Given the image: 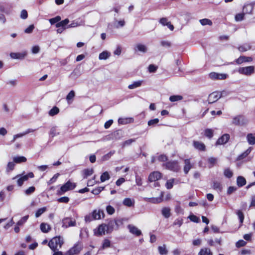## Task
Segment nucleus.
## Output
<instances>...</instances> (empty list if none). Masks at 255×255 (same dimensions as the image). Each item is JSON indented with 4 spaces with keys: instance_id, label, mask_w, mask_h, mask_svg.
<instances>
[{
    "instance_id": "nucleus-1",
    "label": "nucleus",
    "mask_w": 255,
    "mask_h": 255,
    "mask_svg": "<svg viewBox=\"0 0 255 255\" xmlns=\"http://www.w3.org/2000/svg\"><path fill=\"white\" fill-rule=\"evenodd\" d=\"M63 244V239L60 237L52 238L48 243V246L53 251H58Z\"/></svg>"
},
{
    "instance_id": "nucleus-2",
    "label": "nucleus",
    "mask_w": 255,
    "mask_h": 255,
    "mask_svg": "<svg viewBox=\"0 0 255 255\" xmlns=\"http://www.w3.org/2000/svg\"><path fill=\"white\" fill-rule=\"evenodd\" d=\"M249 123L248 120L243 115H239L232 117V124L237 126H246Z\"/></svg>"
},
{
    "instance_id": "nucleus-3",
    "label": "nucleus",
    "mask_w": 255,
    "mask_h": 255,
    "mask_svg": "<svg viewBox=\"0 0 255 255\" xmlns=\"http://www.w3.org/2000/svg\"><path fill=\"white\" fill-rule=\"evenodd\" d=\"M75 187V183L68 181L61 187L60 190L57 191V194L60 195H62L66 192L74 189Z\"/></svg>"
},
{
    "instance_id": "nucleus-4",
    "label": "nucleus",
    "mask_w": 255,
    "mask_h": 255,
    "mask_svg": "<svg viewBox=\"0 0 255 255\" xmlns=\"http://www.w3.org/2000/svg\"><path fill=\"white\" fill-rule=\"evenodd\" d=\"M163 165L165 166L166 169L174 172H178L180 169V167L178 165L177 161H176L167 162L163 164Z\"/></svg>"
},
{
    "instance_id": "nucleus-5",
    "label": "nucleus",
    "mask_w": 255,
    "mask_h": 255,
    "mask_svg": "<svg viewBox=\"0 0 255 255\" xmlns=\"http://www.w3.org/2000/svg\"><path fill=\"white\" fill-rule=\"evenodd\" d=\"M224 92H214L210 94L208 96V101L209 104H212L217 101H218L220 98H221L224 94Z\"/></svg>"
},
{
    "instance_id": "nucleus-6",
    "label": "nucleus",
    "mask_w": 255,
    "mask_h": 255,
    "mask_svg": "<svg viewBox=\"0 0 255 255\" xmlns=\"http://www.w3.org/2000/svg\"><path fill=\"white\" fill-rule=\"evenodd\" d=\"M34 177V174L32 172H29L27 174L23 175L20 177V175H17L15 177H13L12 179L18 178L17 180V184L19 186H22L24 181H27L29 178Z\"/></svg>"
},
{
    "instance_id": "nucleus-7",
    "label": "nucleus",
    "mask_w": 255,
    "mask_h": 255,
    "mask_svg": "<svg viewBox=\"0 0 255 255\" xmlns=\"http://www.w3.org/2000/svg\"><path fill=\"white\" fill-rule=\"evenodd\" d=\"M238 72L241 74L250 76L255 72V67L253 66H250L240 67L238 69Z\"/></svg>"
},
{
    "instance_id": "nucleus-8",
    "label": "nucleus",
    "mask_w": 255,
    "mask_h": 255,
    "mask_svg": "<svg viewBox=\"0 0 255 255\" xmlns=\"http://www.w3.org/2000/svg\"><path fill=\"white\" fill-rule=\"evenodd\" d=\"M95 234L97 236L105 235L106 233H110L106 224H103L99 226L97 229L94 230Z\"/></svg>"
},
{
    "instance_id": "nucleus-9",
    "label": "nucleus",
    "mask_w": 255,
    "mask_h": 255,
    "mask_svg": "<svg viewBox=\"0 0 255 255\" xmlns=\"http://www.w3.org/2000/svg\"><path fill=\"white\" fill-rule=\"evenodd\" d=\"M27 52L26 51L21 52H11L10 53V57L12 59L22 60L27 55Z\"/></svg>"
},
{
    "instance_id": "nucleus-10",
    "label": "nucleus",
    "mask_w": 255,
    "mask_h": 255,
    "mask_svg": "<svg viewBox=\"0 0 255 255\" xmlns=\"http://www.w3.org/2000/svg\"><path fill=\"white\" fill-rule=\"evenodd\" d=\"M82 250V247L78 245H75L73 247L71 248L66 253L65 255H75L78 254Z\"/></svg>"
},
{
    "instance_id": "nucleus-11",
    "label": "nucleus",
    "mask_w": 255,
    "mask_h": 255,
    "mask_svg": "<svg viewBox=\"0 0 255 255\" xmlns=\"http://www.w3.org/2000/svg\"><path fill=\"white\" fill-rule=\"evenodd\" d=\"M161 173L158 171L151 172L148 176L149 182H155L161 178Z\"/></svg>"
},
{
    "instance_id": "nucleus-12",
    "label": "nucleus",
    "mask_w": 255,
    "mask_h": 255,
    "mask_svg": "<svg viewBox=\"0 0 255 255\" xmlns=\"http://www.w3.org/2000/svg\"><path fill=\"white\" fill-rule=\"evenodd\" d=\"M194 147L200 151H205L206 150V146L205 144L201 141L194 140L193 142Z\"/></svg>"
},
{
    "instance_id": "nucleus-13",
    "label": "nucleus",
    "mask_w": 255,
    "mask_h": 255,
    "mask_svg": "<svg viewBox=\"0 0 255 255\" xmlns=\"http://www.w3.org/2000/svg\"><path fill=\"white\" fill-rule=\"evenodd\" d=\"M230 135L227 133L223 134L221 137L218 138L216 141V145H222L226 143L230 139Z\"/></svg>"
},
{
    "instance_id": "nucleus-14",
    "label": "nucleus",
    "mask_w": 255,
    "mask_h": 255,
    "mask_svg": "<svg viewBox=\"0 0 255 255\" xmlns=\"http://www.w3.org/2000/svg\"><path fill=\"white\" fill-rule=\"evenodd\" d=\"M62 226L64 228H68L69 227H73L76 225L75 221H73L70 218H65L62 221Z\"/></svg>"
},
{
    "instance_id": "nucleus-15",
    "label": "nucleus",
    "mask_w": 255,
    "mask_h": 255,
    "mask_svg": "<svg viewBox=\"0 0 255 255\" xmlns=\"http://www.w3.org/2000/svg\"><path fill=\"white\" fill-rule=\"evenodd\" d=\"M253 61V58L245 56H241L235 61L236 64H241L244 62H250Z\"/></svg>"
},
{
    "instance_id": "nucleus-16",
    "label": "nucleus",
    "mask_w": 255,
    "mask_h": 255,
    "mask_svg": "<svg viewBox=\"0 0 255 255\" xmlns=\"http://www.w3.org/2000/svg\"><path fill=\"white\" fill-rule=\"evenodd\" d=\"M128 228L129 230V232L136 236H139L141 235V232L136 227L132 225H128Z\"/></svg>"
},
{
    "instance_id": "nucleus-17",
    "label": "nucleus",
    "mask_w": 255,
    "mask_h": 255,
    "mask_svg": "<svg viewBox=\"0 0 255 255\" xmlns=\"http://www.w3.org/2000/svg\"><path fill=\"white\" fill-rule=\"evenodd\" d=\"M92 214L94 220L100 219L102 217L104 218L105 216L104 211L100 210L93 211Z\"/></svg>"
},
{
    "instance_id": "nucleus-18",
    "label": "nucleus",
    "mask_w": 255,
    "mask_h": 255,
    "mask_svg": "<svg viewBox=\"0 0 255 255\" xmlns=\"http://www.w3.org/2000/svg\"><path fill=\"white\" fill-rule=\"evenodd\" d=\"M35 130V129H31V128H28L26 130H25L24 132L22 133H18L16 134H15L13 135V139L11 140V142H14L15 139L17 138L21 137L24 135H25L30 132H33Z\"/></svg>"
},
{
    "instance_id": "nucleus-19",
    "label": "nucleus",
    "mask_w": 255,
    "mask_h": 255,
    "mask_svg": "<svg viewBox=\"0 0 255 255\" xmlns=\"http://www.w3.org/2000/svg\"><path fill=\"white\" fill-rule=\"evenodd\" d=\"M134 203V200L133 199H131L129 198H126L123 201V205L128 207L133 206Z\"/></svg>"
},
{
    "instance_id": "nucleus-20",
    "label": "nucleus",
    "mask_w": 255,
    "mask_h": 255,
    "mask_svg": "<svg viewBox=\"0 0 255 255\" xmlns=\"http://www.w3.org/2000/svg\"><path fill=\"white\" fill-rule=\"evenodd\" d=\"M134 50L135 51H138L143 53H145L147 52V48L145 45L141 43H138L136 44L134 47Z\"/></svg>"
},
{
    "instance_id": "nucleus-21",
    "label": "nucleus",
    "mask_w": 255,
    "mask_h": 255,
    "mask_svg": "<svg viewBox=\"0 0 255 255\" xmlns=\"http://www.w3.org/2000/svg\"><path fill=\"white\" fill-rule=\"evenodd\" d=\"M133 119L132 118H120L118 120V123L121 125H126L133 122Z\"/></svg>"
},
{
    "instance_id": "nucleus-22",
    "label": "nucleus",
    "mask_w": 255,
    "mask_h": 255,
    "mask_svg": "<svg viewBox=\"0 0 255 255\" xmlns=\"http://www.w3.org/2000/svg\"><path fill=\"white\" fill-rule=\"evenodd\" d=\"M184 163V172L185 174H187L192 167V165L191 164L189 159H185Z\"/></svg>"
},
{
    "instance_id": "nucleus-23",
    "label": "nucleus",
    "mask_w": 255,
    "mask_h": 255,
    "mask_svg": "<svg viewBox=\"0 0 255 255\" xmlns=\"http://www.w3.org/2000/svg\"><path fill=\"white\" fill-rule=\"evenodd\" d=\"M247 139L250 145L255 144V133H248L247 135Z\"/></svg>"
},
{
    "instance_id": "nucleus-24",
    "label": "nucleus",
    "mask_w": 255,
    "mask_h": 255,
    "mask_svg": "<svg viewBox=\"0 0 255 255\" xmlns=\"http://www.w3.org/2000/svg\"><path fill=\"white\" fill-rule=\"evenodd\" d=\"M69 22V20L68 18H66L64 20H63L61 21H59L56 24L55 26L56 27H63L65 29L67 28V24Z\"/></svg>"
},
{
    "instance_id": "nucleus-25",
    "label": "nucleus",
    "mask_w": 255,
    "mask_h": 255,
    "mask_svg": "<svg viewBox=\"0 0 255 255\" xmlns=\"http://www.w3.org/2000/svg\"><path fill=\"white\" fill-rule=\"evenodd\" d=\"M143 82V80H139L137 81L133 82L131 84H130L128 86V88L129 89H134L136 88L139 87L141 86Z\"/></svg>"
},
{
    "instance_id": "nucleus-26",
    "label": "nucleus",
    "mask_w": 255,
    "mask_h": 255,
    "mask_svg": "<svg viewBox=\"0 0 255 255\" xmlns=\"http://www.w3.org/2000/svg\"><path fill=\"white\" fill-rule=\"evenodd\" d=\"M170 211L169 208L164 207L161 210V214L165 218H168L171 215Z\"/></svg>"
},
{
    "instance_id": "nucleus-27",
    "label": "nucleus",
    "mask_w": 255,
    "mask_h": 255,
    "mask_svg": "<svg viewBox=\"0 0 255 255\" xmlns=\"http://www.w3.org/2000/svg\"><path fill=\"white\" fill-rule=\"evenodd\" d=\"M198 255H213V254L210 249L205 248L200 250Z\"/></svg>"
},
{
    "instance_id": "nucleus-28",
    "label": "nucleus",
    "mask_w": 255,
    "mask_h": 255,
    "mask_svg": "<svg viewBox=\"0 0 255 255\" xmlns=\"http://www.w3.org/2000/svg\"><path fill=\"white\" fill-rule=\"evenodd\" d=\"M40 230L43 233H47L51 230V227L49 225L42 223L40 225Z\"/></svg>"
},
{
    "instance_id": "nucleus-29",
    "label": "nucleus",
    "mask_w": 255,
    "mask_h": 255,
    "mask_svg": "<svg viewBox=\"0 0 255 255\" xmlns=\"http://www.w3.org/2000/svg\"><path fill=\"white\" fill-rule=\"evenodd\" d=\"M252 147H249L244 153L240 155L238 157V160H242L247 156L251 152Z\"/></svg>"
},
{
    "instance_id": "nucleus-30",
    "label": "nucleus",
    "mask_w": 255,
    "mask_h": 255,
    "mask_svg": "<svg viewBox=\"0 0 255 255\" xmlns=\"http://www.w3.org/2000/svg\"><path fill=\"white\" fill-rule=\"evenodd\" d=\"M111 55V53L107 51H104L99 54V58L100 60H106Z\"/></svg>"
},
{
    "instance_id": "nucleus-31",
    "label": "nucleus",
    "mask_w": 255,
    "mask_h": 255,
    "mask_svg": "<svg viewBox=\"0 0 255 255\" xmlns=\"http://www.w3.org/2000/svg\"><path fill=\"white\" fill-rule=\"evenodd\" d=\"M237 183L239 187H242L246 184V180L243 176H239L237 178Z\"/></svg>"
},
{
    "instance_id": "nucleus-32",
    "label": "nucleus",
    "mask_w": 255,
    "mask_h": 255,
    "mask_svg": "<svg viewBox=\"0 0 255 255\" xmlns=\"http://www.w3.org/2000/svg\"><path fill=\"white\" fill-rule=\"evenodd\" d=\"M254 6L252 4L245 5L243 7V11L246 13H251L253 11Z\"/></svg>"
},
{
    "instance_id": "nucleus-33",
    "label": "nucleus",
    "mask_w": 255,
    "mask_h": 255,
    "mask_svg": "<svg viewBox=\"0 0 255 255\" xmlns=\"http://www.w3.org/2000/svg\"><path fill=\"white\" fill-rule=\"evenodd\" d=\"M115 223L116 221H115V220H111L109 221L108 224L107 225V226L110 232H111L113 230V229L116 228Z\"/></svg>"
},
{
    "instance_id": "nucleus-34",
    "label": "nucleus",
    "mask_w": 255,
    "mask_h": 255,
    "mask_svg": "<svg viewBox=\"0 0 255 255\" xmlns=\"http://www.w3.org/2000/svg\"><path fill=\"white\" fill-rule=\"evenodd\" d=\"M13 160L14 163H20L26 162L27 159L24 156H15L13 158Z\"/></svg>"
},
{
    "instance_id": "nucleus-35",
    "label": "nucleus",
    "mask_w": 255,
    "mask_h": 255,
    "mask_svg": "<svg viewBox=\"0 0 255 255\" xmlns=\"http://www.w3.org/2000/svg\"><path fill=\"white\" fill-rule=\"evenodd\" d=\"M208 162L209 164V167H213L218 162V158L216 157H211L208 159Z\"/></svg>"
},
{
    "instance_id": "nucleus-36",
    "label": "nucleus",
    "mask_w": 255,
    "mask_h": 255,
    "mask_svg": "<svg viewBox=\"0 0 255 255\" xmlns=\"http://www.w3.org/2000/svg\"><path fill=\"white\" fill-rule=\"evenodd\" d=\"M175 181H177V180L174 178H172L169 180H168L165 184L166 188L167 189H171L173 187V184L175 183Z\"/></svg>"
},
{
    "instance_id": "nucleus-37",
    "label": "nucleus",
    "mask_w": 255,
    "mask_h": 255,
    "mask_svg": "<svg viewBox=\"0 0 255 255\" xmlns=\"http://www.w3.org/2000/svg\"><path fill=\"white\" fill-rule=\"evenodd\" d=\"M238 50L242 52L247 51L251 49V46L248 44H244L238 48Z\"/></svg>"
},
{
    "instance_id": "nucleus-38",
    "label": "nucleus",
    "mask_w": 255,
    "mask_h": 255,
    "mask_svg": "<svg viewBox=\"0 0 255 255\" xmlns=\"http://www.w3.org/2000/svg\"><path fill=\"white\" fill-rule=\"evenodd\" d=\"M0 12H4L6 14H9L11 13L10 8H8L2 4H0Z\"/></svg>"
},
{
    "instance_id": "nucleus-39",
    "label": "nucleus",
    "mask_w": 255,
    "mask_h": 255,
    "mask_svg": "<svg viewBox=\"0 0 255 255\" xmlns=\"http://www.w3.org/2000/svg\"><path fill=\"white\" fill-rule=\"evenodd\" d=\"M110 178V174L107 171L104 172L100 177V180L102 182H105V181L109 180Z\"/></svg>"
},
{
    "instance_id": "nucleus-40",
    "label": "nucleus",
    "mask_w": 255,
    "mask_h": 255,
    "mask_svg": "<svg viewBox=\"0 0 255 255\" xmlns=\"http://www.w3.org/2000/svg\"><path fill=\"white\" fill-rule=\"evenodd\" d=\"M158 250L159 254L161 255H166L167 254L168 251L166 249V246L165 245H164L163 246L158 247Z\"/></svg>"
},
{
    "instance_id": "nucleus-41",
    "label": "nucleus",
    "mask_w": 255,
    "mask_h": 255,
    "mask_svg": "<svg viewBox=\"0 0 255 255\" xmlns=\"http://www.w3.org/2000/svg\"><path fill=\"white\" fill-rule=\"evenodd\" d=\"M182 99L183 97L180 95H173L171 96L169 98V100L172 102L180 101Z\"/></svg>"
},
{
    "instance_id": "nucleus-42",
    "label": "nucleus",
    "mask_w": 255,
    "mask_h": 255,
    "mask_svg": "<svg viewBox=\"0 0 255 255\" xmlns=\"http://www.w3.org/2000/svg\"><path fill=\"white\" fill-rule=\"evenodd\" d=\"M59 112V109L57 107H54L49 111V115L50 116H54Z\"/></svg>"
},
{
    "instance_id": "nucleus-43",
    "label": "nucleus",
    "mask_w": 255,
    "mask_h": 255,
    "mask_svg": "<svg viewBox=\"0 0 255 255\" xmlns=\"http://www.w3.org/2000/svg\"><path fill=\"white\" fill-rule=\"evenodd\" d=\"M84 172V178H86L88 176L91 175L94 173V170L93 169H86L83 170Z\"/></svg>"
},
{
    "instance_id": "nucleus-44",
    "label": "nucleus",
    "mask_w": 255,
    "mask_h": 255,
    "mask_svg": "<svg viewBox=\"0 0 255 255\" xmlns=\"http://www.w3.org/2000/svg\"><path fill=\"white\" fill-rule=\"evenodd\" d=\"M46 211V207H43V208L38 209L37 211H36V212L35 213V217L36 218L40 217Z\"/></svg>"
},
{
    "instance_id": "nucleus-45",
    "label": "nucleus",
    "mask_w": 255,
    "mask_h": 255,
    "mask_svg": "<svg viewBox=\"0 0 255 255\" xmlns=\"http://www.w3.org/2000/svg\"><path fill=\"white\" fill-rule=\"evenodd\" d=\"M200 23L202 25H211L212 24V22L211 20L207 19V18H204L200 20Z\"/></svg>"
},
{
    "instance_id": "nucleus-46",
    "label": "nucleus",
    "mask_w": 255,
    "mask_h": 255,
    "mask_svg": "<svg viewBox=\"0 0 255 255\" xmlns=\"http://www.w3.org/2000/svg\"><path fill=\"white\" fill-rule=\"evenodd\" d=\"M224 174L226 177L230 178L233 176V173L229 168H226L224 170Z\"/></svg>"
},
{
    "instance_id": "nucleus-47",
    "label": "nucleus",
    "mask_w": 255,
    "mask_h": 255,
    "mask_svg": "<svg viewBox=\"0 0 255 255\" xmlns=\"http://www.w3.org/2000/svg\"><path fill=\"white\" fill-rule=\"evenodd\" d=\"M213 188L214 189L221 191L222 190V185L220 182L214 181L213 182Z\"/></svg>"
},
{
    "instance_id": "nucleus-48",
    "label": "nucleus",
    "mask_w": 255,
    "mask_h": 255,
    "mask_svg": "<svg viewBox=\"0 0 255 255\" xmlns=\"http://www.w3.org/2000/svg\"><path fill=\"white\" fill-rule=\"evenodd\" d=\"M61 17L60 16H57L54 18H51L49 20V22L51 24H54L56 23L59 22L61 20Z\"/></svg>"
},
{
    "instance_id": "nucleus-49",
    "label": "nucleus",
    "mask_w": 255,
    "mask_h": 255,
    "mask_svg": "<svg viewBox=\"0 0 255 255\" xmlns=\"http://www.w3.org/2000/svg\"><path fill=\"white\" fill-rule=\"evenodd\" d=\"M205 135L209 138H211L213 136V131L211 129H206L205 130Z\"/></svg>"
},
{
    "instance_id": "nucleus-50",
    "label": "nucleus",
    "mask_w": 255,
    "mask_h": 255,
    "mask_svg": "<svg viewBox=\"0 0 255 255\" xmlns=\"http://www.w3.org/2000/svg\"><path fill=\"white\" fill-rule=\"evenodd\" d=\"M82 25H83V22L78 23L77 21L74 20L73 21L71 24L67 25V28L75 27Z\"/></svg>"
},
{
    "instance_id": "nucleus-51",
    "label": "nucleus",
    "mask_w": 255,
    "mask_h": 255,
    "mask_svg": "<svg viewBox=\"0 0 255 255\" xmlns=\"http://www.w3.org/2000/svg\"><path fill=\"white\" fill-rule=\"evenodd\" d=\"M146 200L154 204L159 203L161 201V199L158 198H147Z\"/></svg>"
},
{
    "instance_id": "nucleus-52",
    "label": "nucleus",
    "mask_w": 255,
    "mask_h": 255,
    "mask_svg": "<svg viewBox=\"0 0 255 255\" xmlns=\"http://www.w3.org/2000/svg\"><path fill=\"white\" fill-rule=\"evenodd\" d=\"M14 166H15V164H14V161L8 162L7 165V167H6L7 172H9L10 171H12V170H13Z\"/></svg>"
},
{
    "instance_id": "nucleus-53",
    "label": "nucleus",
    "mask_w": 255,
    "mask_h": 255,
    "mask_svg": "<svg viewBox=\"0 0 255 255\" xmlns=\"http://www.w3.org/2000/svg\"><path fill=\"white\" fill-rule=\"evenodd\" d=\"M29 216L28 215L24 216L22 217L17 223V225L18 226H21L24 223L26 222Z\"/></svg>"
},
{
    "instance_id": "nucleus-54",
    "label": "nucleus",
    "mask_w": 255,
    "mask_h": 255,
    "mask_svg": "<svg viewBox=\"0 0 255 255\" xmlns=\"http://www.w3.org/2000/svg\"><path fill=\"white\" fill-rule=\"evenodd\" d=\"M135 182L137 185L141 186L142 184V179L138 175H135Z\"/></svg>"
},
{
    "instance_id": "nucleus-55",
    "label": "nucleus",
    "mask_w": 255,
    "mask_h": 255,
    "mask_svg": "<svg viewBox=\"0 0 255 255\" xmlns=\"http://www.w3.org/2000/svg\"><path fill=\"white\" fill-rule=\"evenodd\" d=\"M106 211H107V212L109 215H112L115 212V210L114 208L111 205H108V206H107Z\"/></svg>"
},
{
    "instance_id": "nucleus-56",
    "label": "nucleus",
    "mask_w": 255,
    "mask_h": 255,
    "mask_svg": "<svg viewBox=\"0 0 255 255\" xmlns=\"http://www.w3.org/2000/svg\"><path fill=\"white\" fill-rule=\"evenodd\" d=\"M159 122V119L157 118L149 120L148 122V125L149 126H154Z\"/></svg>"
},
{
    "instance_id": "nucleus-57",
    "label": "nucleus",
    "mask_w": 255,
    "mask_h": 255,
    "mask_svg": "<svg viewBox=\"0 0 255 255\" xmlns=\"http://www.w3.org/2000/svg\"><path fill=\"white\" fill-rule=\"evenodd\" d=\"M104 189V187H99L94 189H93L92 191V193L95 195L99 194L102 191H103Z\"/></svg>"
},
{
    "instance_id": "nucleus-58",
    "label": "nucleus",
    "mask_w": 255,
    "mask_h": 255,
    "mask_svg": "<svg viewBox=\"0 0 255 255\" xmlns=\"http://www.w3.org/2000/svg\"><path fill=\"white\" fill-rule=\"evenodd\" d=\"M116 221V229H118L119 227L124 224L125 220L124 219H119L115 220Z\"/></svg>"
},
{
    "instance_id": "nucleus-59",
    "label": "nucleus",
    "mask_w": 255,
    "mask_h": 255,
    "mask_svg": "<svg viewBox=\"0 0 255 255\" xmlns=\"http://www.w3.org/2000/svg\"><path fill=\"white\" fill-rule=\"evenodd\" d=\"M237 214L239 218L241 224H242L243 223L244 219V215L243 212L239 210L238 211Z\"/></svg>"
},
{
    "instance_id": "nucleus-60",
    "label": "nucleus",
    "mask_w": 255,
    "mask_h": 255,
    "mask_svg": "<svg viewBox=\"0 0 255 255\" xmlns=\"http://www.w3.org/2000/svg\"><path fill=\"white\" fill-rule=\"evenodd\" d=\"M75 97V92L74 91H71L66 96V100L69 101Z\"/></svg>"
},
{
    "instance_id": "nucleus-61",
    "label": "nucleus",
    "mask_w": 255,
    "mask_h": 255,
    "mask_svg": "<svg viewBox=\"0 0 255 255\" xmlns=\"http://www.w3.org/2000/svg\"><path fill=\"white\" fill-rule=\"evenodd\" d=\"M35 190V188L34 186L30 187L25 190V193L27 195H30L34 192Z\"/></svg>"
},
{
    "instance_id": "nucleus-62",
    "label": "nucleus",
    "mask_w": 255,
    "mask_h": 255,
    "mask_svg": "<svg viewBox=\"0 0 255 255\" xmlns=\"http://www.w3.org/2000/svg\"><path fill=\"white\" fill-rule=\"evenodd\" d=\"M189 218L190 219V221L195 223H198L200 221L199 218L194 215L189 216Z\"/></svg>"
},
{
    "instance_id": "nucleus-63",
    "label": "nucleus",
    "mask_w": 255,
    "mask_h": 255,
    "mask_svg": "<svg viewBox=\"0 0 255 255\" xmlns=\"http://www.w3.org/2000/svg\"><path fill=\"white\" fill-rule=\"evenodd\" d=\"M244 17V13H238L236 15L235 19L237 21H242V20H243Z\"/></svg>"
},
{
    "instance_id": "nucleus-64",
    "label": "nucleus",
    "mask_w": 255,
    "mask_h": 255,
    "mask_svg": "<svg viewBox=\"0 0 255 255\" xmlns=\"http://www.w3.org/2000/svg\"><path fill=\"white\" fill-rule=\"evenodd\" d=\"M246 244L247 243L245 241H244L243 240H241L236 243V246L237 248H240L245 246L246 245Z\"/></svg>"
}]
</instances>
